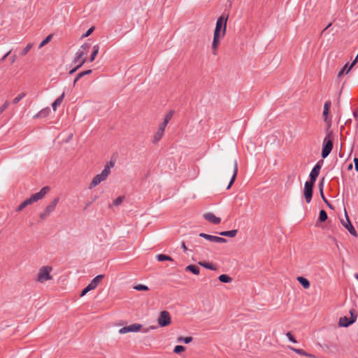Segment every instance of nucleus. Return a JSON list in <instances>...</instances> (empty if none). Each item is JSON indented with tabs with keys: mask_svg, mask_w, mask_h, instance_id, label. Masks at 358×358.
I'll return each mask as SVG.
<instances>
[{
	"mask_svg": "<svg viewBox=\"0 0 358 358\" xmlns=\"http://www.w3.org/2000/svg\"><path fill=\"white\" fill-rule=\"evenodd\" d=\"M115 164L112 161L108 162L105 166L103 170L101 173L96 175L92 182L90 184L89 188L92 189L99 185L101 182L106 180L108 176L110 173V169L114 166Z\"/></svg>",
	"mask_w": 358,
	"mask_h": 358,
	"instance_id": "1",
	"label": "nucleus"
},
{
	"mask_svg": "<svg viewBox=\"0 0 358 358\" xmlns=\"http://www.w3.org/2000/svg\"><path fill=\"white\" fill-rule=\"evenodd\" d=\"M90 45L83 44L77 51L73 63L77 64V68H80L86 62V55L90 50Z\"/></svg>",
	"mask_w": 358,
	"mask_h": 358,
	"instance_id": "2",
	"label": "nucleus"
},
{
	"mask_svg": "<svg viewBox=\"0 0 358 358\" xmlns=\"http://www.w3.org/2000/svg\"><path fill=\"white\" fill-rule=\"evenodd\" d=\"M333 133L332 131H328L323 141L322 157L326 158L330 154L333 149Z\"/></svg>",
	"mask_w": 358,
	"mask_h": 358,
	"instance_id": "3",
	"label": "nucleus"
},
{
	"mask_svg": "<svg viewBox=\"0 0 358 358\" xmlns=\"http://www.w3.org/2000/svg\"><path fill=\"white\" fill-rule=\"evenodd\" d=\"M52 268L49 266H43L38 270V273L36 275V280L40 283H44L48 280H52V275H50Z\"/></svg>",
	"mask_w": 358,
	"mask_h": 358,
	"instance_id": "4",
	"label": "nucleus"
},
{
	"mask_svg": "<svg viewBox=\"0 0 358 358\" xmlns=\"http://www.w3.org/2000/svg\"><path fill=\"white\" fill-rule=\"evenodd\" d=\"M228 17L221 15L217 20L214 35L224 36L226 33Z\"/></svg>",
	"mask_w": 358,
	"mask_h": 358,
	"instance_id": "5",
	"label": "nucleus"
},
{
	"mask_svg": "<svg viewBox=\"0 0 358 358\" xmlns=\"http://www.w3.org/2000/svg\"><path fill=\"white\" fill-rule=\"evenodd\" d=\"M59 197L54 199L53 201H51L50 203V204H48L45 207L44 211L40 213L39 217L41 220H46L50 215V214L53 211H55V210L57 207V205L59 203Z\"/></svg>",
	"mask_w": 358,
	"mask_h": 358,
	"instance_id": "6",
	"label": "nucleus"
},
{
	"mask_svg": "<svg viewBox=\"0 0 358 358\" xmlns=\"http://www.w3.org/2000/svg\"><path fill=\"white\" fill-rule=\"evenodd\" d=\"M350 314L351 316L350 318H348L346 316H344V317H342L340 318L339 322H338V324L340 327H347L350 326V324H353L354 322H355V321L357 320V317L356 311L355 310L352 309L350 310Z\"/></svg>",
	"mask_w": 358,
	"mask_h": 358,
	"instance_id": "7",
	"label": "nucleus"
},
{
	"mask_svg": "<svg viewBox=\"0 0 358 358\" xmlns=\"http://www.w3.org/2000/svg\"><path fill=\"white\" fill-rule=\"evenodd\" d=\"M157 322L161 327L169 326L171 323V317L170 313L166 310L160 312L157 319Z\"/></svg>",
	"mask_w": 358,
	"mask_h": 358,
	"instance_id": "8",
	"label": "nucleus"
},
{
	"mask_svg": "<svg viewBox=\"0 0 358 358\" xmlns=\"http://www.w3.org/2000/svg\"><path fill=\"white\" fill-rule=\"evenodd\" d=\"M341 222L342 225L354 236H357V234L355 228L353 227L351 222L349 219V217L347 214L346 210H345V219H341Z\"/></svg>",
	"mask_w": 358,
	"mask_h": 358,
	"instance_id": "9",
	"label": "nucleus"
},
{
	"mask_svg": "<svg viewBox=\"0 0 358 358\" xmlns=\"http://www.w3.org/2000/svg\"><path fill=\"white\" fill-rule=\"evenodd\" d=\"M50 191V187L48 186L43 187L38 192L32 194L29 200H30L31 203L36 202L38 200L42 199Z\"/></svg>",
	"mask_w": 358,
	"mask_h": 358,
	"instance_id": "10",
	"label": "nucleus"
},
{
	"mask_svg": "<svg viewBox=\"0 0 358 358\" xmlns=\"http://www.w3.org/2000/svg\"><path fill=\"white\" fill-rule=\"evenodd\" d=\"M315 183L310 182H306L304 185L303 194L306 199V201L309 203L311 201L313 196V189Z\"/></svg>",
	"mask_w": 358,
	"mask_h": 358,
	"instance_id": "11",
	"label": "nucleus"
},
{
	"mask_svg": "<svg viewBox=\"0 0 358 358\" xmlns=\"http://www.w3.org/2000/svg\"><path fill=\"white\" fill-rule=\"evenodd\" d=\"M322 164H323V160H320L313 167V169H312V171L310 173V180L308 182H310L313 183L315 182L316 179L320 174V171L322 168Z\"/></svg>",
	"mask_w": 358,
	"mask_h": 358,
	"instance_id": "12",
	"label": "nucleus"
},
{
	"mask_svg": "<svg viewBox=\"0 0 358 358\" xmlns=\"http://www.w3.org/2000/svg\"><path fill=\"white\" fill-rule=\"evenodd\" d=\"M142 326L139 324H132L129 326L124 327L119 330L120 334H127L129 332H136L141 329Z\"/></svg>",
	"mask_w": 358,
	"mask_h": 358,
	"instance_id": "13",
	"label": "nucleus"
},
{
	"mask_svg": "<svg viewBox=\"0 0 358 358\" xmlns=\"http://www.w3.org/2000/svg\"><path fill=\"white\" fill-rule=\"evenodd\" d=\"M199 236H201L208 241H210L211 242L220 243L227 242V239H225L224 238L215 236H213V235H209V234H204V233H201L199 234Z\"/></svg>",
	"mask_w": 358,
	"mask_h": 358,
	"instance_id": "14",
	"label": "nucleus"
},
{
	"mask_svg": "<svg viewBox=\"0 0 358 358\" xmlns=\"http://www.w3.org/2000/svg\"><path fill=\"white\" fill-rule=\"evenodd\" d=\"M203 217L205 220L214 224H218L221 222V219L218 217H216L213 213H205L203 215Z\"/></svg>",
	"mask_w": 358,
	"mask_h": 358,
	"instance_id": "15",
	"label": "nucleus"
},
{
	"mask_svg": "<svg viewBox=\"0 0 358 358\" xmlns=\"http://www.w3.org/2000/svg\"><path fill=\"white\" fill-rule=\"evenodd\" d=\"M104 278L103 275H98L87 285L89 288L92 290L94 289L101 282L102 279Z\"/></svg>",
	"mask_w": 358,
	"mask_h": 358,
	"instance_id": "16",
	"label": "nucleus"
},
{
	"mask_svg": "<svg viewBox=\"0 0 358 358\" xmlns=\"http://www.w3.org/2000/svg\"><path fill=\"white\" fill-rule=\"evenodd\" d=\"M237 173H238V163H237V161L235 160L234 163L233 175L231 176L229 184L227 186V189H229L231 187L233 183L234 182L236 178Z\"/></svg>",
	"mask_w": 358,
	"mask_h": 358,
	"instance_id": "17",
	"label": "nucleus"
},
{
	"mask_svg": "<svg viewBox=\"0 0 358 358\" xmlns=\"http://www.w3.org/2000/svg\"><path fill=\"white\" fill-rule=\"evenodd\" d=\"M219 38V36H213V41L212 43V52L214 55H216L217 54V50L220 43Z\"/></svg>",
	"mask_w": 358,
	"mask_h": 358,
	"instance_id": "18",
	"label": "nucleus"
},
{
	"mask_svg": "<svg viewBox=\"0 0 358 358\" xmlns=\"http://www.w3.org/2000/svg\"><path fill=\"white\" fill-rule=\"evenodd\" d=\"M65 94L63 92L52 104V107L54 111H55L58 106L62 103Z\"/></svg>",
	"mask_w": 358,
	"mask_h": 358,
	"instance_id": "19",
	"label": "nucleus"
},
{
	"mask_svg": "<svg viewBox=\"0 0 358 358\" xmlns=\"http://www.w3.org/2000/svg\"><path fill=\"white\" fill-rule=\"evenodd\" d=\"M237 233H238V230L233 229V230H230V231H225L220 232V235L223 236H228V237L233 238L236 236Z\"/></svg>",
	"mask_w": 358,
	"mask_h": 358,
	"instance_id": "20",
	"label": "nucleus"
},
{
	"mask_svg": "<svg viewBox=\"0 0 358 358\" xmlns=\"http://www.w3.org/2000/svg\"><path fill=\"white\" fill-rule=\"evenodd\" d=\"M164 134V131L158 129L157 131L154 135L152 143H157V142H159L162 139Z\"/></svg>",
	"mask_w": 358,
	"mask_h": 358,
	"instance_id": "21",
	"label": "nucleus"
},
{
	"mask_svg": "<svg viewBox=\"0 0 358 358\" xmlns=\"http://www.w3.org/2000/svg\"><path fill=\"white\" fill-rule=\"evenodd\" d=\"M297 280L301 284L304 289H308L310 287V282L306 278L299 276L297 278Z\"/></svg>",
	"mask_w": 358,
	"mask_h": 358,
	"instance_id": "22",
	"label": "nucleus"
},
{
	"mask_svg": "<svg viewBox=\"0 0 358 358\" xmlns=\"http://www.w3.org/2000/svg\"><path fill=\"white\" fill-rule=\"evenodd\" d=\"M186 271H189L195 275H199L200 272L199 268L196 265H189L185 268Z\"/></svg>",
	"mask_w": 358,
	"mask_h": 358,
	"instance_id": "23",
	"label": "nucleus"
},
{
	"mask_svg": "<svg viewBox=\"0 0 358 358\" xmlns=\"http://www.w3.org/2000/svg\"><path fill=\"white\" fill-rule=\"evenodd\" d=\"M289 349L293 350L294 352H295L296 353H297V354H299L300 355L306 356V357H313L312 355L307 353L306 352H305L302 349H297V348H294L293 347H289Z\"/></svg>",
	"mask_w": 358,
	"mask_h": 358,
	"instance_id": "24",
	"label": "nucleus"
},
{
	"mask_svg": "<svg viewBox=\"0 0 358 358\" xmlns=\"http://www.w3.org/2000/svg\"><path fill=\"white\" fill-rule=\"evenodd\" d=\"M156 258L159 262H164V261H170L173 262V259L171 257L163 254H159L156 256Z\"/></svg>",
	"mask_w": 358,
	"mask_h": 358,
	"instance_id": "25",
	"label": "nucleus"
},
{
	"mask_svg": "<svg viewBox=\"0 0 358 358\" xmlns=\"http://www.w3.org/2000/svg\"><path fill=\"white\" fill-rule=\"evenodd\" d=\"M199 264L203 266L204 268H206L212 270V271H215L217 269V267L215 265H213L210 263H208V262H199Z\"/></svg>",
	"mask_w": 358,
	"mask_h": 358,
	"instance_id": "26",
	"label": "nucleus"
},
{
	"mask_svg": "<svg viewBox=\"0 0 358 358\" xmlns=\"http://www.w3.org/2000/svg\"><path fill=\"white\" fill-rule=\"evenodd\" d=\"M31 201L29 200V199H25L21 204L17 208L16 211L20 212L22 211L25 207H27L29 205H31Z\"/></svg>",
	"mask_w": 358,
	"mask_h": 358,
	"instance_id": "27",
	"label": "nucleus"
},
{
	"mask_svg": "<svg viewBox=\"0 0 358 358\" xmlns=\"http://www.w3.org/2000/svg\"><path fill=\"white\" fill-rule=\"evenodd\" d=\"M99 47L98 45H95L93 47V51L92 52L91 57L90 58V62H92L94 60L96 56L97 55L99 52Z\"/></svg>",
	"mask_w": 358,
	"mask_h": 358,
	"instance_id": "28",
	"label": "nucleus"
},
{
	"mask_svg": "<svg viewBox=\"0 0 358 358\" xmlns=\"http://www.w3.org/2000/svg\"><path fill=\"white\" fill-rule=\"evenodd\" d=\"M218 278L222 282H231L232 281V278L226 274L220 275Z\"/></svg>",
	"mask_w": 358,
	"mask_h": 358,
	"instance_id": "29",
	"label": "nucleus"
},
{
	"mask_svg": "<svg viewBox=\"0 0 358 358\" xmlns=\"http://www.w3.org/2000/svg\"><path fill=\"white\" fill-rule=\"evenodd\" d=\"M91 73H92V70H87V71H83V72H80V73H78L73 81V85H75L76 83V82L81 78V76H84L85 75H89Z\"/></svg>",
	"mask_w": 358,
	"mask_h": 358,
	"instance_id": "30",
	"label": "nucleus"
},
{
	"mask_svg": "<svg viewBox=\"0 0 358 358\" xmlns=\"http://www.w3.org/2000/svg\"><path fill=\"white\" fill-rule=\"evenodd\" d=\"M327 220V214L324 210H321L320 211L318 221L324 222Z\"/></svg>",
	"mask_w": 358,
	"mask_h": 358,
	"instance_id": "31",
	"label": "nucleus"
},
{
	"mask_svg": "<svg viewBox=\"0 0 358 358\" xmlns=\"http://www.w3.org/2000/svg\"><path fill=\"white\" fill-rule=\"evenodd\" d=\"M192 337L188 336V337H179L178 338V342H184L185 343L187 344L192 341Z\"/></svg>",
	"mask_w": 358,
	"mask_h": 358,
	"instance_id": "32",
	"label": "nucleus"
},
{
	"mask_svg": "<svg viewBox=\"0 0 358 358\" xmlns=\"http://www.w3.org/2000/svg\"><path fill=\"white\" fill-rule=\"evenodd\" d=\"M26 96V93L25 92H22L20 94H19L13 100V103L14 104H17V103H19V101L23 99L24 96Z\"/></svg>",
	"mask_w": 358,
	"mask_h": 358,
	"instance_id": "33",
	"label": "nucleus"
},
{
	"mask_svg": "<svg viewBox=\"0 0 358 358\" xmlns=\"http://www.w3.org/2000/svg\"><path fill=\"white\" fill-rule=\"evenodd\" d=\"M52 39V35H48L39 45V48H41L42 47L45 46L46 44H48Z\"/></svg>",
	"mask_w": 358,
	"mask_h": 358,
	"instance_id": "34",
	"label": "nucleus"
},
{
	"mask_svg": "<svg viewBox=\"0 0 358 358\" xmlns=\"http://www.w3.org/2000/svg\"><path fill=\"white\" fill-rule=\"evenodd\" d=\"M33 45L31 43H29L21 52V55H26L29 51L32 48Z\"/></svg>",
	"mask_w": 358,
	"mask_h": 358,
	"instance_id": "35",
	"label": "nucleus"
},
{
	"mask_svg": "<svg viewBox=\"0 0 358 358\" xmlns=\"http://www.w3.org/2000/svg\"><path fill=\"white\" fill-rule=\"evenodd\" d=\"M349 66L348 64H345L342 69L338 72V78H340L341 76L344 75V73H348L347 71L348 69Z\"/></svg>",
	"mask_w": 358,
	"mask_h": 358,
	"instance_id": "36",
	"label": "nucleus"
},
{
	"mask_svg": "<svg viewBox=\"0 0 358 358\" xmlns=\"http://www.w3.org/2000/svg\"><path fill=\"white\" fill-rule=\"evenodd\" d=\"M134 289L138 291H147L149 289L148 287L144 285H137L134 287Z\"/></svg>",
	"mask_w": 358,
	"mask_h": 358,
	"instance_id": "37",
	"label": "nucleus"
},
{
	"mask_svg": "<svg viewBox=\"0 0 358 358\" xmlns=\"http://www.w3.org/2000/svg\"><path fill=\"white\" fill-rule=\"evenodd\" d=\"M328 114H329V110H324L323 111V117H324V121L327 123L328 124V127H330L331 125V121L329 120L328 118Z\"/></svg>",
	"mask_w": 358,
	"mask_h": 358,
	"instance_id": "38",
	"label": "nucleus"
},
{
	"mask_svg": "<svg viewBox=\"0 0 358 358\" xmlns=\"http://www.w3.org/2000/svg\"><path fill=\"white\" fill-rule=\"evenodd\" d=\"M324 178H323L322 180H321V182L320 183V194H321V196L322 198V199L325 201V202H327V201L326 200L324 196V194H323V185H324Z\"/></svg>",
	"mask_w": 358,
	"mask_h": 358,
	"instance_id": "39",
	"label": "nucleus"
},
{
	"mask_svg": "<svg viewBox=\"0 0 358 358\" xmlns=\"http://www.w3.org/2000/svg\"><path fill=\"white\" fill-rule=\"evenodd\" d=\"M185 350V348L182 345H176L174 348L173 352L176 354H179Z\"/></svg>",
	"mask_w": 358,
	"mask_h": 358,
	"instance_id": "40",
	"label": "nucleus"
},
{
	"mask_svg": "<svg viewBox=\"0 0 358 358\" xmlns=\"http://www.w3.org/2000/svg\"><path fill=\"white\" fill-rule=\"evenodd\" d=\"M49 113V109L46 108L41 110L37 115H35V117H38L39 116H47Z\"/></svg>",
	"mask_w": 358,
	"mask_h": 358,
	"instance_id": "41",
	"label": "nucleus"
},
{
	"mask_svg": "<svg viewBox=\"0 0 358 358\" xmlns=\"http://www.w3.org/2000/svg\"><path fill=\"white\" fill-rule=\"evenodd\" d=\"M173 111H170V112H169V113L166 115V116H165V117H164V121L165 122H166V123H169V121H170V120H171V118L173 117Z\"/></svg>",
	"mask_w": 358,
	"mask_h": 358,
	"instance_id": "42",
	"label": "nucleus"
},
{
	"mask_svg": "<svg viewBox=\"0 0 358 358\" xmlns=\"http://www.w3.org/2000/svg\"><path fill=\"white\" fill-rule=\"evenodd\" d=\"M124 200V197L123 196H118L114 201H113V204L115 206H119L120 204L122 203V202Z\"/></svg>",
	"mask_w": 358,
	"mask_h": 358,
	"instance_id": "43",
	"label": "nucleus"
},
{
	"mask_svg": "<svg viewBox=\"0 0 358 358\" xmlns=\"http://www.w3.org/2000/svg\"><path fill=\"white\" fill-rule=\"evenodd\" d=\"M358 62V54L357 55L355 59H354V61L351 63V64L349 66V68L347 71V73H348L351 69L357 64V62Z\"/></svg>",
	"mask_w": 358,
	"mask_h": 358,
	"instance_id": "44",
	"label": "nucleus"
},
{
	"mask_svg": "<svg viewBox=\"0 0 358 358\" xmlns=\"http://www.w3.org/2000/svg\"><path fill=\"white\" fill-rule=\"evenodd\" d=\"M9 106V102L8 101H5V103L0 107V113H3Z\"/></svg>",
	"mask_w": 358,
	"mask_h": 358,
	"instance_id": "45",
	"label": "nucleus"
},
{
	"mask_svg": "<svg viewBox=\"0 0 358 358\" xmlns=\"http://www.w3.org/2000/svg\"><path fill=\"white\" fill-rule=\"evenodd\" d=\"M287 337L288 338V339L292 341V343H296V340L295 339V338L293 336V335L291 334V332H287V334H286Z\"/></svg>",
	"mask_w": 358,
	"mask_h": 358,
	"instance_id": "46",
	"label": "nucleus"
},
{
	"mask_svg": "<svg viewBox=\"0 0 358 358\" xmlns=\"http://www.w3.org/2000/svg\"><path fill=\"white\" fill-rule=\"evenodd\" d=\"M168 124V123L165 122L164 121H163V122H162L159 125V128L158 129L159 130H162L163 131H165V129H166V125Z\"/></svg>",
	"mask_w": 358,
	"mask_h": 358,
	"instance_id": "47",
	"label": "nucleus"
},
{
	"mask_svg": "<svg viewBox=\"0 0 358 358\" xmlns=\"http://www.w3.org/2000/svg\"><path fill=\"white\" fill-rule=\"evenodd\" d=\"M331 101H326V102L324 103V110H329L330 107H331Z\"/></svg>",
	"mask_w": 358,
	"mask_h": 358,
	"instance_id": "48",
	"label": "nucleus"
},
{
	"mask_svg": "<svg viewBox=\"0 0 358 358\" xmlns=\"http://www.w3.org/2000/svg\"><path fill=\"white\" fill-rule=\"evenodd\" d=\"M91 291V289L89 288L88 286H87L81 292L80 296H83L85 295L88 292Z\"/></svg>",
	"mask_w": 358,
	"mask_h": 358,
	"instance_id": "49",
	"label": "nucleus"
},
{
	"mask_svg": "<svg viewBox=\"0 0 358 358\" xmlns=\"http://www.w3.org/2000/svg\"><path fill=\"white\" fill-rule=\"evenodd\" d=\"M94 31V27H91V28H90V29L87 31V32H86V33H85L83 36V37H87V36H90V35L92 33V31Z\"/></svg>",
	"mask_w": 358,
	"mask_h": 358,
	"instance_id": "50",
	"label": "nucleus"
},
{
	"mask_svg": "<svg viewBox=\"0 0 358 358\" xmlns=\"http://www.w3.org/2000/svg\"><path fill=\"white\" fill-rule=\"evenodd\" d=\"M355 166V170L358 171V158L354 159Z\"/></svg>",
	"mask_w": 358,
	"mask_h": 358,
	"instance_id": "51",
	"label": "nucleus"
},
{
	"mask_svg": "<svg viewBox=\"0 0 358 358\" xmlns=\"http://www.w3.org/2000/svg\"><path fill=\"white\" fill-rule=\"evenodd\" d=\"M353 116L357 120H358V108L353 112Z\"/></svg>",
	"mask_w": 358,
	"mask_h": 358,
	"instance_id": "52",
	"label": "nucleus"
},
{
	"mask_svg": "<svg viewBox=\"0 0 358 358\" xmlns=\"http://www.w3.org/2000/svg\"><path fill=\"white\" fill-rule=\"evenodd\" d=\"M181 247L183 250L184 252H186L187 250V248L185 243V242H182V244H181Z\"/></svg>",
	"mask_w": 358,
	"mask_h": 358,
	"instance_id": "53",
	"label": "nucleus"
},
{
	"mask_svg": "<svg viewBox=\"0 0 358 358\" xmlns=\"http://www.w3.org/2000/svg\"><path fill=\"white\" fill-rule=\"evenodd\" d=\"M10 51H8L1 59V61H4L6 59V58L10 55Z\"/></svg>",
	"mask_w": 358,
	"mask_h": 358,
	"instance_id": "54",
	"label": "nucleus"
},
{
	"mask_svg": "<svg viewBox=\"0 0 358 358\" xmlns=\"http://www.w3.org/2000/svg\"><path fill=\"white\" fill-rule=\"evenodd\" d=\"M79 69V68H77V66H76L74 69H73L72 70H71V71H69V73H70V74L73 73H74V72H76V71L77 69Z\"/></svg>",
	"mask_w": 358,
	"mask_h": 358,
	"instance_id": "55",
	"label": "nucleus"
},
{
	"mask_svg": "<svg viewBox=\"0 0 358 358\" xmlns=\"http://www.w3.org/2000/svg\"><path fill=\"white\" fill-rule=\"evenodd\" d=\"M15 59H16V56L15 55H13L11 57V62L12 63L15 62Z\"/></svg>",
	"mask_w": 358,
	"mask_h": 358,
	"instance_id": "56",
	"label": "nucleus"
},
{
	"mask_svg": "<svg viewBox=\"0 0 358 358\" xmlns=\"http://www.w3.org/2000/svg\"><path fill=\"white\" fill-rule=\"evenodd\" d=\"M331 23L329 24V25L324 29V30H326L327 28H329L331 26Z\"/></svg>",
	"mask_w": 358,
	"mask_h": 358,
	"instance_id": "57",
	"label": "nucleus"
},
{
	"mask_svg": "<svg viewBox=\"0 0 358 358\" xmlns=\"http://www.w3.org/2000/svg\"><path fill=\"white\" fill-rule=\"evenodd\" d=\"M352 164H350V165L348 166V169H352Z\"/></svg>",
	"mask_w": 358,
	"mask_h": 358,
	"instance_id": "58",
	"label": "nucleus"
},
{
	"mask_svg": "<svg viewBox=\"0 0 358 358\" xmlns=\"http://www.w3.org/2000/svg\"><path fill=\"white\" fill-rule=\"evenodd\" d=\"M355 277L358 280V274H355Z\"/></svg>",
	"mask_w": 358,
	"mask_h": 358,
	"instance_id": "59",
	"label": "nucleus"
}]
</instances>
